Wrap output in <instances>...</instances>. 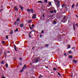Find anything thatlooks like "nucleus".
<instances>
[{
	"label": "nucleus",
	"mask_w": 78,
	"mask_h": 78,
	"mask_svg": "<svg viewBox=\"0 0 78 78\" xmlns=\"http://www.w3.org/2000/svg\"><path fill=\"white\" fill-rule=\"evenodd\" d=\"M20 16H21V15H19V17H20Z\"/></svg>",
	"instance_id": "obj_64"
},
{
	"label": "nucleus",
	"mask_w": 78,
	"mask_h": 78,
	"mask_svg": "<svg viewBox=\"0 0 78 78\" xmlns=\"http://www.w3.org/2000/svg\"><path fill=\"white\" fill-rule=\"evenodd\" d=\"M53 69L54 70H56V68H53Z\"/></svg>",
	"instance_id": "obj_47"
},
{
	"label": "nucleus",
	"mask_w": 78,
	"mask_h": 78,
	"mask_svg": "<svg viewBox=\"0 0 78 78\" xmlns=\"http://www.w3.org/2000/svg\"><path fill=\"white\" fill-rule=\"evenodd\" d=\"M68 52L69 53H70V54H71L72 53V51H71V50L69 51Z\"/></svg>",
	"instance_id": "obj_25"
},
{
	"label": "nucleus",
	"mask_w": 78,
	"mask_h": 78,
	"mask_svg": "<svg viewBox=\"0 0 78 78\" xmlns=\"http://www.w3.org/2000/svg\"><path fill=\"white\" fill-rule=\"evenodd\" d=\"M20 61H22V58L21 57L20 58Z\"/></svg>",
	"instance_id": "obj_35"
},
{
	"label": "nucleus",
	"mask_w": 78,
	"mask_h": 78,
	"mask_svg": "<svg viewBox=\"0 0 78 78\" xmlns=\"http://www.w3.org/2000/svg\"><path fill=\"white\" fill-rule=\"evenodd\" d=\"M16 21V22H19V21L20 22L21 20H20V19H19V18L18 17Z\"/></svg>",
	"instance_id": "obj_9"
},
{
	"label": "nucleus",
	"mask_w": 78,
	"mask_h": 78,
	"mask_svg": "<svg viewBox=\"0 0 78 78\" xmlns=\"http://www.w3.org/2000/svg\"><path fill=\"white\" fill-rule=\"evenodd\" d=\"M50 13L51 14H53L54 12V11L53 10H51L50 11Z\"/></svg>",
	"instance_id": "obj_11"
},
{
	"label": "nucleus",
	"mask_w": 78,
	"mask_h": 78,
	"mask_svg": "<svg viewBox=\"0 0 78 78\" xmlns=\"http://www.w3.org/2000/svg\"><path fill=\"white\" fill-rule=\"evenodd\" d=\"M6 38L7 39H8V36L7 35H6Z\"/></svg>",
	"instance_id": "obj_32"
},
{
	"label": "nucleus",
	"mask_w": 78,
	"mask_h": 78,
	"mask_svg": "<svg viewBox=\"0 0 78 78\" xmlns=\"http://www.w3.org/2000/svg\"><path fill=\"white\" fill-rule=\"evenodd\" d=\"M23 70H24V69H22L21 71H20V72H23Z\"/></svg>",
	"instance_id": "obj_22"
},
{
	"label": "nucleus",
	"mask_w": 78,
	"mask_h": 78,
	"mask_svg": "<svg viewBox=\"0 0 78 78\" xmlns=\"http://www.w3.org/2000/svg\"><path fill=\"white\" fill-rule=\"evenodd\" d=\"M29 27L30 28H31V25L29 26Z\"/></svg>",
	"instance_id": "obj_58"
},
{
	"label": "nucleus",
	"mask_w": 78,
	"mask_h": 78,
	"mask_svg": "<svg viewBox=\"0 0 78 78\" xmlns=\"http://www.w3.org/2000/svg\"><path fill=\"white\" fill-rule=\"evenodd\" d=\"M39 78H42V75H40L39 76Z\"/></svg>",
	"instance_id": "obj_31"
},
{
	"label": "nucleus",
	"mask_w": 78,
	"mask_h": 78,
	"mask_svg": "<svg viewBox=\"0 0 78 78\" xmlns=\"http://www.w3.org/2000/svg\"><path fill=\"white\" fill-rule=\"evenodd\" d=\"M3 8V6L2 5H1V8Z\"/></svg>",
	"instance_id": "obj_49"
},
{
	"label": "nucleus",
	"mask_w": 78,
	"mask_h": 78,
	"mask_svg": "<svg viewBox=\"0 0 78 78\" xmlns=\"http://www.w3.org/2000/svg\"><path fill=\"white\" fill-rule=\"evenodd\" d=\"M20 27H21V28H23V27H24V24L23 23L20 24Z\"/></svg>",
	"instance_id": "obj_4"
},
{
	"label": "nucleus",
	"mask_w": 78,
	"mask_h": 78,
	"mask_svg": "<svg viewBox=\"0 0 78 78\" xmlns=\"http://www.w3.org/2000/svg\"><path fill=\"white\" fill-rule=\"evenodd\" d=\"M44 2L45 3H47V0H44Z\"/></svg>",
	"instance_id": "obj_34"
},
{
	"label": "nucleus",
	"mask_w": 78,
	"mask_h": 78,
	"mask_svg": "<svg viewBox=\"0 0 78 78\" xmlns=\"http://www.w3.org/2000/svg\"><path fill=\"white\" fill-rule=\"evenodd\" d=\"M20 7H20L21 9L22 10H23V7H21V6H20Z\"/></svg>",
	"instance_id": "obj_19"
},
{
	"label": "nucleus",
	"mask_w": 78,
	"mask_h": 78,
	"mask_svg": "<svg viewBox=\"0 0 78 78\" xmlns=\"http://www.w3.org/2000/svg\"><path fill=\"white\" fill-rule=\"evenodd\" d=\"M54 13H56V10H54Z\"/></svg>",
	"instance_id": "obj_38"
},
{
	"label": "nucleus",
	"mask_w": 78,
	"mask_h": 78,
	"mask_svg": "<svg viewBox=\"0 0 78 78\" xmlns=\"http://www.w3.org/2000/svg\"><path fill=\"white\" fill-rule=\"evenodd\" d=\"M17 23V22H16V21H15V23H14L15 25H16V24Z\"/></svg>",
	"instance_id": "obj_52"
},
{
	"label": "nucleus",
	"mask_w": 78,
	"mask_h": 78,
	"mask_svg": "<svg viewBox=\"0 0 78 78\" xmlns=\"http://www.w3.org/2000/svg\"><path fill=\"white\" fill-rule=\"evenodd\" d=\"M35 47H33V48H32V50H34V48Z\"/></svg>",
	"instance_id": "obj_57"
},
{
	"label": "nucleus",
	"mask_w": 78,
	"mask_h": 78,
	"mask_svg": "<svg viewBox=\"0 0 78 78\" xmlns=\"http://www.w3.org/2000/svg\"><path fill=\"white\" fill-rule=\"evenodd\" d=\"M32 22V20H30L29 21H28V23H31Z\"/></svg>",
	"instance_id": "obj_21"
},
{
	"label": "nucleus",
	"mask_w": 78,
	"mask_h": 78,
	"mask_svg": "<svg viewBox=\"0 0 78 78\" xmlns=\"http://www.w3.org/2000/svg\"><path fill=\"white\" fill-rule=\"evenodd\" d=\"M2 44H5V41H2Z\"/></svg>",
	"instance_id": "obj_27"
},
{
	"label": "nucleus",
	"mask_w": 78,
	"mask_h": 78,
	"mask_svg": "<svg viewBox=\"0 0 78 78\" xmlns=\"http://www.w3.org/2000/svg\"><path fill=\"white\" fill-rule=\"evenodd\" d=\"M30 30H33V27H30Z\"/></svg>",
	"instance_id": "obj_37"
},
{
	"label": "nucleus",
	"mask_w": 78,
	"mask_h": 78,
	"mask_svg": "<svg viewBox=\"0 0 78 78\" xmlns=\"http://www.w3.org/2000/svg\"><path fill=\"white\" fill-rule=\"evenodd\" d=\"M5 67H6V68H8V64H5Z\"/></svg>",
	"instance_id": "obj_17"
},
{
	"label": "nucleus",
	"mask_w": 78,
	"mask_h": 78,
	"mask_svg": "<svg viewBox=\"0 0 78 78\" xmlns=\"http://www.w3.org/2000/svg\"><path fill=\"white\" fill-rule=\"evenodd\" d=\"M75 48V47H73L72 48V50H73V49H74V48Z\"/></svg>",
	"instance_id": "obj_50"
},
{
	"label": "nucleus",
	"mask_w": 78,
	"mask_h": 78,
	"mask_svg": "<svg viewBox=\"0 0 78 78\" xmlns=\"http://www.w3.org/2000/svg\"><path fill=\"white\" fill-rule=\"evenodd\" d=\"M49 9L50 10H51L52 11H54V10H55V9H54V8L53 7H51L50 8H49Z\"/></svg>",
	"instance_id": "obj_6"
},
{
	"label": "nucleus",
	"mask_w": 78,
	"mask_h": 78,
	"mask_svg": "<svg viewBox=\"0 0 78 78\" xmlns=\"http://www.w3.org/2000/svg\"><path fill=\"white\" fill-rule=\"evenodd\" d=\"M48 45H49L48 44H47L45 45V47H48Z\"/></svg>",
	"instance_id": "obj_24"
},
{
	"label": "nucleus",
	"mask_w": 78,
	"mask_h": 78,
	"mask_svg": "<svg viewBox=\"0 0 78 78\" xmlns=\"http://www.w3.org/2000/svg\"><path fill=\"white\" fill-rule=\"evenodd\" d=\"M64 55L65 56H67V53H65L64 54Z\"/></svg>",
	"instance_id": "obj_36"
},
{
	"label": "nucleus",
	"mask_w": 78,
	"mask_h": 78,
	"mask_svg": "<svg viewBox=\"0 0 78 78\" xmlns=\"http://www.w3.org/2000/svg\"><path fill=\"white\" fill-rule=\"evenodd\" d=\"M32 27H34V24H32Z\"/></svg>",
	"instance_id": "obj_44"
},
{
	"label": "nucleus",
	"mask_w": 78,
	"mask_h": 78,
	"mask_svg": "<svg viewBox=\"0 0 78 78\" xmlns=\"http://www.w3.org/2000/svg\"><path fill=\"white\" fill-rule=\"evenodd\" d=\"M58 74L59 75V76H61V75H60V73H58Z\"/></svg>",
	"instance_id": "obj_43"
},
{
	"label": "nucleus",
	"mask_w": 78,
	"mask_h": 78,
	"mask_svg": "<svg viewBox=\"0 0 78 78\" xmlns=\"http://www.w3.org/2000/svg\"><path fill=\"white\" fill-rule=\"evenodd\" d=\"M15 11H18V8L17 6H15Z\"/></svg>",
	"instance_id": "obj_5"
},
{
	"label": "nucleus",
	"mask_w": 78,
	"mask_h": 78,
	"mask_svg": "<svg viewBox=\"0 0 78 78\" xmlns=\"http://www.w3.org/2000/svg\"><path fill=\"white\" fill-rule=\"evenodd\" d=\"M30 12H31L32 13H34V10L33 9H30Z\"/></svg>",
	"instance_id": "obj_7"
},
{
	"label": "nucleus",
	"mask_w": 78,
	"mask_h": 78,
	"mask_svg": "<svg viewBox=\"0 0 78 78\" xmlns=\"http://www.w3.org/2000/svg\"><path fill=\"white\" fill-rule=\"evenodd\" d=\"M38 3H42V2L41 1H39V2H38Z\"/></svg>",
	"instance_id": "obj_23"
},
{
	"label": "nucleus",
	"mask_w": 78,
	"mask_h": 78,
	"mask_svg": "<svg viewBox=\"0 0 78 78\" xmlns=\"http://www.w3.org/2000/svg\"><path fill=\"white\" fill-rule=\"evenodd\" d=\"M4 54H5V55H6V52L4 53Z\"/></svg>",
	"instance_id": "obj_54"
},
{
	"label": "nucleus",
	"mask_w": 78,
	"mask_h": 78,
	"mask_svg": "<svg viewBox=\"0 0 78 78\" xmlns=\"http://www.w3.org/2000/svg\"><path fill=\"white\" fill-rule=\"evenodd\" d=\"M33 31H34V30H32L29 33V34H31V33H32V32H33Z\"/></svg>",
	"instance_id": "obj_13"
},
{
	"label": "nucleus",
	"mask_w": 78,
	"mask_h": 78,
	"mask_svg": "<svg viewBox=\"0 0 78 78\" xmlns=\"http://www.w3.org/2000/svg\"><path fill=\"white\" fill-rule=\"evenodd\" d=\"M23 67H24L25 69L27 68V65H24Z\"/></svg>",
	"instance_id": "obj_14"
},
{
	"label": "nucleus",
	"mask_w": 78,
	"mask_h": 78,
	"mask_svg": "<svg viewBox=\"0 0 78 78\" xmlns=\"http://www.w3.org/2000/svg\"><path fill=\"white\" fill-rule=\"evenodd\" d=\"M1 64H4V62H3V61H2V62H1Z\"/></svg>",
	"instance_id": "obj_42"
},
{
	"label": "nucleus",
	"mask_w": 78,
	"mask_h": 78,
	"mask_svg": "<svg viewBox=\"0 0 78 78\" xmlns=\"http://www.w3.org/2000/svg\"><path fill=\"white\" fill-rule=\"evenodd\" d=\"M35 61L36 63L39 62V59L38 58H35Z\"/></svg>",
	"instance_id": "obj_2"
},
{
	"label": "nucleus",
	"mask_w": 78,
	"mask_h": 78,
	"mask_svg": "<svg viewBox=\"0 0 78 78\" xmlns=\"http://www.w3.org/2000/svg\"><path fill=\"white\" fill-rule=\"evenodd\" d=\"M6 56H7V55H6H6H5V58L6 57Z\"/></svg>",
	"instance_id": "obj_63"
},
{
	"label": "nucleus",
	"mask_w": 78,
	"mask_h": 78,
	"mask_svg": "<svg viewBox=\"0 0 78 78\" xmlns=\"http://www.w3.org/2000/svg\"><path fill=\"white\" fill-rule=\"evenodd\" d=\"M73 29L74 30H75V24L73 25Z\"/></svg>",
	"instance_id": "obj_15"
},
{
	"label": "nucleus",
	"mask_w": 78,
	"mask_h": 78,
	"mask_svg": "<svg viewBox=\"0 0 78 78\" xmlns=\"http://www.w3.org/2000/svg\"><path fill=\"white\" fill-rule=\"evenodd\" d=\"M7 53H10V51H7Z\"/></svg>",
	"instance_id": "obj_55"
},
{
	"label": "nucleus",
	"mask_w": 78,
	"mask_h": 78,
	"mask_svg": "<svg viewBox=\"0 0 78 78\" xmlns=\"http://www.w3.org/2000/svg\"><path fill=\"white\" fill-rule=\"evenodd\" d=\"M74 6H75V5L74 4H73V5H72V8H74Z\"/></svg>",
	"instance_id": "obj_33"
},
{
	"label": "nucleus",
	"mask_w": 78,
	"mask_h": 78,
	"mask_svg": "<svg viewBox=\"0 0 78 78\" xmlns=\"http://www.w3.org/2000/svg\"><path fill=\"white\" fill-rule=\"evenodd\" d=\"M64 5H62V7H63Z\"/></svg>",
	"instance_id": "obj_61"
},
{
	"label": "nucleus",
	"mask_w": 78,
	"mask_h": 78,
	"mask_svg": "<svg viewBox=\"0 0 78 78\" xmlns=\"http://www.w3.org/2000/svg\"><path fill=\"white\" fill-rule=\"evenodd\" d=\"M55 2L56 3H57L56 5L57 7V8H59V6H60V2L57 0H55Z\"/></svg>",
	"instance_id": "obj_1"
},
{
	"label": "nucleus",
	"mask_w": 78,
	"mask_h": 78,
	"mask_svg": "<svg viewBox=\"0 0 78 78\" xmlns=\"http://www.w3.org/2000/svg\"><path fill=\"white\" fill-rule=\"evenodd\" d=\"M78 6V5H76V7H77Z\"/></svg>",
	"instance_id": "obj_62"
},
{
	"label": "nucleus",
	"mask_w": 78,
	"mask_h": 78,
	"mask_svg": "<svg viewBox=\"0 0 78 78\" xmlns=\"http://www.w3.org/2000/svg\"><path fill=\"white\" fill-rule=\"evenodd\" d=\"M27 12H30V10L29 9H27Z\"/></svg>",
	"instance_id": "obj_16"
},
{
	"label": "nucleus",
	"mask_w": 78,
	"mask_h": 78,
	"mask_svg": "<svg viewBox=\"0 0 78 78\" xmlns=\"http://www.w3.org/2000/svg\"><path fill=\"white\" fill-rule=\"evenodd\" d=\"M69 58H71V59H72V58H73V57H72V55H70V56H69Z\"/></svg>",
	"instance_id": "obj_18"
},
{
	"label": "nucleus",
	"mask_w": 78,
	"mask_h": 78,
	"mask_svg": "<svg viewBox=\"0 0 78 78\" xmlns=\"http://www.w3.org/2000/svg\"><path fill=\"white\" fill-rule=\"evenodd\" d=\"M68 48H70V45H69L68 46Z\"/></svg>",
	"instance_id": "obj_40"
},
{
	"label": "nucleus",
	"mask_w": 78,
	"mask_h": 78,
	"mask_svg": "<svg viewBox=\"0 0 78 78\" xmlns=\"http://www.w3.org/2000/svg\"><path fill=\"white\" fill-rule=\"evenodd\" d=\"M19 65H20V66H21V65H22V63L20 62V63H19Z\"/></svg>",
	"instance_id": "obj_45"
},
{
	"label": "nucleus",
	"mask_w": 78,
	"mask_h": 78,
	"mask_svg": "<svg viewBox=\"0 0 78 78\" xmlns=\"http://www.w3.org/2000/svg\"><path fill=\"white\" fill-rule=\"evenodd\" d=\"M14 48L16 51H17V49H16V46L15 44L14 45Z\"/></svg>",
	"instance_id": "obj_8"
},
{
	"label": "nucleus",
	"mask_w": 78,
	"mask_h": 78,
	"mask_svg": "<svg viewBox=\"0 0 78 78\" xmlns=\"http://www.w3.org/2000/svg\"><path fill=\"white\" fill-rule=\"evenodd\" d=\"M2 10H3V9H1L0 11V12H1V11H2Z\"/></svg>",
	"instance_id": "obj_53"
},
{
	"label": "nucleus",
	"mask_w": 78,
	"mask_h": 78,
	"mask_svg": "<svg viewBox=\"0 0 78 78\" xmlns=\"http://www.w3.org/2000/svg\"><path fill=\"white\" fill-rule=\"evenodd\" d=\"M10 34H13V30H11L10 32Z\"/></svg>",
	"instance_id": "obj_10"
},
{
	"label": "nucleus",
	"mask_w": 78,
	"mask_h": 78,
	"mask_svg": "<svg viewBox=\"0 0 78 78\" xmlns=\"http://www.w3.org/2000/svg\"><path fill=\"white\" fill-rule=\"evenodd\" d=\"M19 23H18L17 24V25H19Z\"/></svg>",
	"instance_id": "obj_60"
},
{
	"label": "nucleus",
	"mask_w": 78,
	"mask_h": 78,
	"mask_svg": "<svg viewBox=\"0 0 78 78\" xmlns=\"http://www.w3.org/2000/svg\"><path fill=\"white\" fill-rule=\"evenodd\" d=\"M32 18H33V19H36V18H37V17H36V14H34L33 16L32 17Z\"/></svg>",
	"instance_id": "obj_3"
},
{
	"label": "nucleus",
	"mask_w": 78,
	"mask_h": 78,
	"mask_svg": "<svg viewBox=\"0 0 78 78\" xmlns=\"http://www.w3.org/2000/svg\"><path fill=\"white\" fill-rule=\"evenodd\" d=\"M19 31V29H18V28H17L16 29V30H14V31L15 32H16L17 31Z\"/></svg>",
	"instance_id": "obj_12"
},
{
	"label": "nucleus",
	"mask_w": 78,
	"mask_h": 78,
	"mask_svg": "<svg viewBox=\"0 0 78 78\" xmlns=\"http://www.w3.org/2000/svg\"><path fill=\"white\" fill-rule=\"evenodd\" d=\"M55 24H56V21H54L53 22Z\"/></svg>",
	"instance_id": "obj_39"
},
{
	"label": "nucleus",
	"mask_w": 78,
	"mask_h": 78,
	"mask_svg": "<svg viewBox=\"0 0 78 78\" xmlns=\"http://www.w3.org/2000/svg\"><path fill=\"white\" fill-rule=\"evenodd\" d=\"M75 26H77V28H78V23H76V24Z\"/></svg>",
	"instance_id": "obj_26"
},
{
	"label": "nucleus",
	"mask_w": 78,
	"mask_h": 78,
	"mask_svg": "<svg viewBox=\"0 0 78 78\" xmlns=\"http://www.w3.org/2000/svg\"><path fill=\"white\" fill-rule=\"evenodd\" d=\"M49 6H52V5H51V2H49Z\"/></svg>",
	"instance_id": "obj_28"
},
{
	"label": "nucleus",
	"mask_w": 78,
	"mask_h": 78,
	"mask_svg": "<svg viewBox=\"0 0 78 78\" xmlns=\"http://www.w3.org/2000/svg\"><path fill=\"white\" fill-rule=\"evenodd\" d=\"M41 33H44V31L43 30H42L41 32Z\"/></svg>",
	"instance_id": "obj_46"
},
{
	"label": "nucleus",
	"mask_w": 78,
	"mask_h": 78,
	"mask_svg": "<svg viewBox=\"0 0 78 78\" xmlns=\"http://www.w3.org/2000/svg\"><path fill=\"white\" fill-rule=\"evenodd\" d=\"M1 78H6V77L5 76L2 77Z\"/></svg>",
	"instance_id": "obj_51"
},
{
	"label": "nucleus",
	"mask_w": 78,
	"mask_h": 78,
	"mask_svg": "<svg viewBox=\"0 0 78 78\" xmlns=\"http://www.w3.org/2000/svg\"><path fill=\"white\" fill-rule=\"evenodd\" d=\"M63 20L64 21L66 20V16H64L63 18Z\"/></svg>",
	"instance_id": "obj_20"
},
{
	"label": "nucleus",
	"mask_w": 78,
	"mask_h": 78,
	"mask_svg": "<svg viewBox=\"0 0 78 78\" xmlns=\"http://www.w3.org/2000/svg\"><path fill=\"white\" fill-rule=\"evenodd\" d=\"M26 75H28V73H26Z\"/></svg>",
	"instance_id": "obj_56"
},
{
	"label": "nucleus",
	"mask_w": 78,
	"mask_h": 78,
	"mask_svg": "<svg viewBox=\"0 0 78 78\" xmlns=\"http://www.w3.org/2000/svg\"><path fill=\"white\" fill-rule=\"evenodd\" d=\"M22 69H23L24 70V69H25V67H24L23 66V67Z\"/></svg>",
	"instance_id": "obj_48"
},
{
	"label": "nucleus",
	"mask_w": 78,
	"mask_h": 78,
	"mask_svg": "<svg viewBox=\"0 0 78 78\" xmlns=\"http://www.w3.org/2000/svg\"><path fill=\"white\" fill-rule=\"evenodd\" d=\"M29 37H30V38H31V35L30 34H29Z\"/></svg>",
	"instance_id": "obj_29"
},
{
	"label": "nucleus",
	"mask_w": 78,
	"mask_h": 78,
	"mask_svg": "<svg viewBox=\"0 0 78 78\" xmlns=\"http://www.w3.org/2000/svg\"><path fill=\"white\" fill-rule=\"evenodd\" d=\"M73 62H75V63H76V60H73Z\"/></svg>",
	"instance_id": "obj_30"
},
{
	"label": "nucleus",
	"mask_w": 78,
	"mask_h": 78,
	"mask_svg": "<svg viewBox=\"0 0 78 78\" xmlns=\"http://www.w3.org/2000/svg\"><path fill=\"white\" fill-rule=\"evenodd\" d=\"M42 16H43V18H44V17H45V15L44 14H43Z\"/></svg>",
	"instance_id": "obj_41"
},
{
	"label": "nucleus",
	"mask_w": 78,
	"mask_h": 78,
	"mask_svg": "<svg viewBox=\"0 0 78 78\" xmlns=\"http://www.w3.org/2000/svg\"><path fill=\"white\" fill-rule=\"evenodd\" d=\"M46 69H48V68L47 66H46Z\"/></svg>",
	"instance_id": "obj_59"
}]
</instances>
